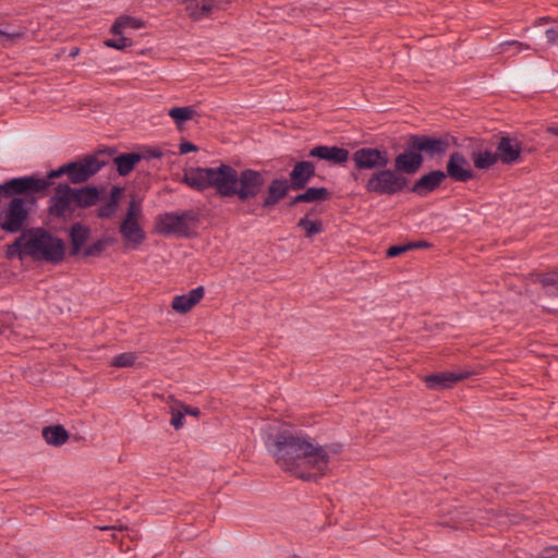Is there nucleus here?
I'll list each match as a JSON object with an SVG mask.
<instances>
[{
    "instance_id": "1",
    "label": "nucleus",
    "mask_w": 558,
    "mask_h": 558,
    "mask_svg": "<svg viewBox=\"0 0 558 558\" xmlns=\"http://www.w3.org/2000/svg\"><path fill=\"white\" fill-rule=\"evenodd\" d=\"M264 444L281 470L303 481H317L328 466L327 450L323 446H315L306 436L286 425H269Z\"/></svg>"
},
{
    "instance_id": "2",
    "label": "nucleus",
    "mask_w": 558,
    "mask_h": 558,
    "mask_svg": "<svg viewBox=\"0 0 558 558\" xmlns=\"http://www.w3.org/2000/svg\"><path fill=\"white\" fill-rule=\"evenodd\" d=\"M182 181L196 191L214 189L219 197H236L242 203L256 198L266 184L263 172L254 169L239 172L226 163L216 168H191L184 172Z\"/></svg>"
},
{
    "instance_id": "3",
    "label": "nucleus",
    "mask_w": 558,
    "mask_h": 558,
    "mask_svg": "<svg viewBox=\"0 0 558 558\" xmlns=\"http://www.w3.org/2000/svg\"><path fill=\"white\" fill-rule=\"evenodd\" d=\"M351 159L356 170H374L363 180L367 193L377 196H393L407 191L410 180L395 168H388L389 153L386 148L362 147L356 149Z\"/></svg>"
},
{
    "instance_id": "4",
    "label": "nucleus",
    "mask_w": 558,
    "mask_h": 558,
    "mask_svg": "<svg viewBox=\"0 0 558 558\" xmlns=\"http://www.w3.org/2000/svg\"><path fill=\"white\" fill-rule=\"evenodd\" d=\"M4 256L9 260L31 257L33 260L58 264L64 259L65 245L60 238L41 227L28 228L5 246Z\"/></svg>"
},
{
    "instance_id": "5",
    "label": "nucleus",
    "mask_w": 558,
    "mask_h": 558,
    "mask_svg": "<svg viewBox=\"0 0 558 558\" xmlns=\"http://www.w3.org/2000/svg\"><path fill=\"white\" fill-rule=\"evenodd\" d=\"M60 175L71 179L72 161L57 169ZM101 189L87 184L81 187H72L70 182L59 183L54 187L53 195L48 201V214L52 218L65 220L71 218L76 209H87L101 201Z\"/></svg>"
},
{
    "instance_id": "6",
    "label": "nucleus",
    "mask_w": 558,
    "mask_h": 558,
    "mask_svg": "<svg viewBox=\"0 0 558 558\" xmlns=\"http://www.w3.org/2000/svg\"><path fill=\"white\" fill-rule=\"evenodd\" d=\"M9 183L11 179L0 183V229L11 234L22 233L37 198L34 194L10 193L5 186Z\"/></svg>"
},
{
    "instance_id": "7",
    "label": "nucleus",
    "mask_w": 558,
    "mask_h": 558,
    "mask_svg": "<svg viewBox=\"0 0 558 558\" xmlns=\"http://www.w3.org/2000/svg\"><path fill=\"white\" fill-rule=\"evenodd\" d=\"M198 220L199 216L193 209L184 210L181 214L166 213L157 217L156 231L162 235L190 238L193 233L190 225H195Z\"/></svg>"
},
{
    "instance_id": "8",
    "label": "nucleus",
    "mask_w": 558,
    "mask_h": 558,
    "mask_svg": "<svg viewBox=\"0 0 558 558\" xmlns=\"http://www.w3.org/2000/svg\"><path fill=\"white\" fill-rule=\"evenodd\" d=\"M60 173L57 169H53L47 173L45 178H39L35 174L16 177L11 179V183L7 186L10 193L20 194H34L38 199L39 196H44L47 190L51 186L52 180L60 178Z\"/></svg>"
},
{
    "instance_id": "9",
    "label": "nucleus",
    "mask_w": 558,
    "mask_h": 558,
    "mask_svg": "<svg viewBox=\"0 0 558 558\" xmlns=\"http://www.w3.org/2000/svg\"><path fill=\"white\" fill-rule=\"evenodd\" d=\"M101 154L102 151L100 150L95 154L85 155L72 161L70 184L75 185L86 183L105 166H107L108 161L99 157Z\"/></svg>"
},
{
    "instance_id": "10",
    "label": "nucleus",
    "mask_w": 558,
    "mask_h": 558,
    "mask_svg": "<svg viewBox=\"0 0 558 558\" xmlns=\"http://www.w3.org/2000/svg\"><path fill=\"white\" fill-rule=\"evenodd\" d=\"M409 137L412 142V148L428 159L444 157L450 147L449 136L436 137L425 134H411Z\"/></svg>"
},
{
    "instance_id": "11",
    "label": "nucleus",
    "mask_w": 558,
    "mask_h": 558,
    "mask_svg": "<svg viewBox=\"0 0 558 558\" xmlns=\"http://www.w3.org/2000/svg\"><path fill=\"white\" fill-rule=\"evenodd\" d=\"M423 162L424 156L412 148V142L408 136L405 141V149L403 153L396 156L393 168L402 175H412L421 169Z\"/></svg>"
},
{
    "instance_id": "12",
    "label": "nucleus",
    "mask_w": 558,
    "mask_h": 558,
    "mask_svg": "<svg viewBox=\"0 0 558 558\" xmlns=\"http://www.w3.org/2000/svg\"><path fill=\"white\" fill-rule=\"evenodd\" d=\"M445 173L456 182H468L474 178L469 160L460 151H454L449 156Z\"/></svg>"
},
{
    "instance_id": "13",
    "label": "nucleus",
    "mask_w": 558,
    "mask_h": 558,
    "mask_svg": "<svg viewBox=\"0 0 558 558\" xmlns=\"http://www.w3.org/2000/svg\"><path fill=\"white\" fill-rule=\"evenodd\" d=\"M447 174L442 170H433L418 178L407 191L417 196L425 197L436 191L446 180Z\"/></svg>"
},
{
    "instance_id": "14",
    "label": "nucleus",
    "mask_w": 558,
    "mask_h": 558,
    "mask_svg": "<svg viewBox=\"0 0 558 558\" xmlns=\"http://www.w3.org/2000/svg\"><path fill=\"white\" fill-rule=\"evenodd\" d=\"M290 190H292V187L291 184H289L288 179H272L267 186V191L262 199L260 207L264 209H272L289 194Z\"/></svg>"
},
{
    "instance_id": "15",
    "label": "nucleus",
    "mask_w": 558,
    "mask_h": 558,
    "mask_svg": "<svg viewBox=\"0 0 558 558\" xmlns=\"http://www.w3.org/2000/svg\"><path fill=\"white\" fill-rule=\"evenodd\" d=\"M471 376V372H441L425 376L424 383L432 390H442Z\"/></svg>"
},
{
    "instance_id": "16",
    "label": "nucleus",
    "mask_w": 558,
    "mask_h": 558,
    "mask_svg": "<svg viewBox=\"0 0 558 558\" xmlns=\"http://www.w3.org/2000/svg\"><path fill=\"white\" fill-rule=\"evenodd\" d=\"M522 145L515 137L504 135L496 147L498 160L504 165H513L521 159Z\"/></svg>"
},
{
    "instance_id": "17",
    "label": "nucleus",
    "mask_w": 558,
    "mask_h": 558,
    "mask_svg": "<svg viewBox=\"0 0 558 558\" xmlns=\"http://www.w3.org/2000/svg\"><path fill=\"white\" fill-rule=\"evenodd\" d=\"M315 165L312 161L302 160L295 162L288 179L292 191L304 190L310 181L315 177Z\"/></svg>"
},
{
    "instance_id": "18",
    "label": "nucleus",
    "mask_w": 558,
    "mask_h": 558,
    "mask_svg": "<svg viewBox=\"0 0 558 558\" xmlns=\"http://www.w3.org/2000/svg\"><path fill=\"white\" fill-rule=\"evenodd\" d=\"M119 232L125 241L126 246L136 248L146 240V233L137 219H123Z\"/></svg>"
},
{
    "instance_id": "19",
    "label": "nucleus",
    "mask_w": 558,
    "mask_h": 558,
    "mask_svg": "<svg viewBox=\"0 0 558 558\" xmlns=\"http://www.w3.org/2000/svg\"><path fill=\"white\" fill-rule=\"evenodd\" d=\"M308 156L333 165H343L349 160L350 153L348 149L338 146L318 145L310 150Z\"/></svg>"
},
{
    "instance_id": "20",
    "label": "nucleus",
    "mask_w": 558,
    "mask_h": 558,
    "mask_svg": "<svg viewBox=\"0 0 558 558\" xmlns=\"http://www.w3.org/2000/svg\"><path fill=\"white\" fill-rule=\"evenodd\" d=\"M90 235V228L82 222H75L70 227V256H77L83 252V247Z\"/></svg>"
},
{
    "instance_id": "21",
    "label": "nucleus",
    "mask_w": 558,
    "mask_h": 558,
    "mask_svg": "<svg viewBox=\"0 0 558 558\" xmlns=\"http://www.w3.org/2000/svg\"><path fill=\"white\" fill-rule=\"evenodd\" d=\"M204 294L205 289L204 287L199 286L195 289H192L186 294L174 296L171 303V307L177 313L185 314L190 312L204 298Z\"/></svg>"
},
{
    "instance_id": "22",
    "label": "nucleus",
    "mask_w": 558,
    "mask_h": 558,
    "mask_svg": "<svg viewBox=\"0 0 558 558\" xmlns=\"http://www.w3.org/2000/svg\"><path fill=\"white\" fill-rule=\"evenodd\" d=\"M144 159V155L141 153H128L121 154L113 158V163L117 167L119 175L126 177L130 174L135 166Z\"/></svg>"
},
{
    "instance_id": "23",
    "label": "nucleus",
    "mask_w": 558,
    "mask_h": 558,
    "mask_svg": "<svg viewBox=\"0 0 558 558\" xmlns=\"http://www.w3.org/2000/svg\"><path fill=\"white\" fill-rule=\"evenodd\" d=\"M43 438L48 445L59 447L65 444L70 437L68 430L62 425H50L43 428Z\"/></svg>"
},
{
    "instance_id": "24",
    "label": "nucleus",
    "mask_w": 558,
    "mask_h": 558,
    "mask_svg": "<svg viewBox=\"0 0 558 558\" xmlns=\"http://www.w3.org/2000/svg\"><path fill=\"white\" fill-rule=\"evenodd\" d=\"M471 159L473 161L474 167L477 169H481V170H487V169L492 168L494 165H496L498 161L496 151L493 153L488 149L473 150L471 153Z\"/></svg>"
},
{
    "instance_id": "25",
    "label": "nucleus",
    "mask_w": 558,
    "mask_h": 558,
    "mask_svg": "<svg viewBox=\"0 0 558 558\" xmlns=\"http://www.w3.org/2000/svg\"><path fill=\"white\" fill-rule=\"evenodd\" d=\"M143 26H144V22L142 20L132 17L129 15H121L112 24L110 32L113 35H121L125 28L138 29Z\"/></svg>"
},
{
    "instance_id": "26",
    "label": "nucleus",
    "mask_w": 558,
    "mask_h": 558,
    "mask_svg": "<svg viewBox=\"0 0 558 558\" xmlns=\"http://www.w3.org/2000/svg\"><path fill=\"white\" fill-rule=\"evenodd\" d=\"M114 241L116 240L111 236H102L95 241L94 243L87 245L83 250L82 256L85 258L100 256L108 246L114 243Z\"/></svg>"
},
{
    "instance_id": "27",
    "label": "nucleus",
    "mask_w": 558,
    "mask_h": 558,
    "mask_svg": "<svg viewBox=\"0 0 558 558\" xmlns=\"http://www.w3.org/2000/svg\"><path fill=\"white\" fill-rule=\"evenodd\" d=\"M168 114L173 119L175 125L180 129L187 120L193 119L197 112L192 106H186L173 107L169 110Z\"/></svg>"
},
{
    "instance_id": "28",
    "label": "nucleus",
    "mask_w": 558,
    "mask_h": 558,
    "mask_svg": "<svg viewBox=\"0 0 558 558\" xmlns=\"http://www.w3.org/2000/svg\"><path fill=\"white\" fill-rule=\"evenodd\" d=\"M310 215L311 213L306 214L296 223L298 228H301L305 231L306 238H313L314 235L324 231L323 222L320 220H310Z\"/></svg>"
},
{
    "instance_id": "29",
    "label": "nucleus",
    "mask_w": 558,
    "mask_h": 558,
    "mask_svg": "<svg viewBox=\"0 0 558 558\" xmlns=\"http://www.w3.org/2000/svg\"><path fill=\"white\" fill-rule=\"evenodd\" d=\"M306 203L327 201L330 198V192L326 187H306L305 191Z\"/></svg>"
},
{
    "instance_id": "30",
    "label": "nucleus",
    "mask_w": 558,
    "mask_h": 558,
    "mask_svg": "<svg viewBox=\"0 0 558 558\" xmlns=\"http://www.w3.org/2000/svg\"><path fill=\"white\" fill-rule=\"evenodd\" d=\"M137 359L136 353L134 352H124L113 357L111 365L113 367H130L135 364Z\"/></svg>"
},
{
    "instance_id": "31",
    "label": "nucleus",
    "mask_w": 558,
    "mask_h": 558,
    "mask_svg": "<svg viewBox=\"0 0 558 558\" xmlns=\"http://www.w3.org/2000/svg\"><path fill=\"white\" fill-rule=\"evenodd\" d=\"M143 215L142 204L140 201L132 197L128 204L126 213L124 219H137Z\"/></svg>"
},
{
    "instance_id": "32",
    "label": "nucleus",
    "mask_w": 558,
    "mask_h": 558,
    "mask_svg": "<svg viewBox=\"0 0 558 558\" xmlns=\"http://www.w3.org/2000/svg\"><path fill=\"white\" fill-rule=\"evenodd\" d=\"M119 206L111 201H107L97 209V217L100 219H110L118 210Z\"/></svg>"
},
{
    "instance_id": "33",
    "label": "nucleus",
    "mask_w": 558,
    "mask_h": 558,
    "mask_svg": "<svg viewBox=\"0 0 558 558\" xmlns=\"http://www.w3.org/2000/svg\"><path fill=\"white\" fill-rule=\"evenodd\" d=\"M105 45L110 48H114L117 50H124L128 47L132 46V40L128 37L120 35L117 39H107Z\"/></svg>"
},
{
    "instance_id": "34",
    "label": "nucleus",
    "mask_w": 558,
    "mask_h": 558,
    "mask_svg": "<svg viewBox=\"0 0 558 558\" xmlns=\"http://www.w3.org/2000/svg\"><path fill=\"white\" fill-rule=\"evenodd\" d=\"M23 35L24 34L20 32L7 33L0 29L1 43L3 44V46H7L8 43H13L14 40L22 38Z\"/></svg>"
},
{
    "instance_id": "35",
    "label": "nucleus",
    "mask_w": 558,
    "mask_h": 558,
    "mask_svg": "<svg viewBox=\"0 0 558 558\" xmlns=\"http://www.w3.org/2000/svg\"><path fill=\"white\" fill-rule=\"evenodd\" d=\"M410 250H411V246H409L408 244L393 245L387 250L386 255L388 257L392 258V257H397V256L401 255L402 253H405Z\"/></svg>"
},
{
    "instance_id": "36",
    "label": "nucleus",
    "mask_w": 558,
    "mask_h": 558,
    "mask_svg": "<svg viewBox=\"0 0 558 558\" xmlns=\"http://www.w3.org/2000/svg\"><path fill=\"white\" fill-rule=\"evenodd\" d=\"M172 417L170 424L175 428L180 429L184 424V413L181 411L172 410Z\"/></svg>"
},
{
    "instance_id": "37",
    "label": "nucleus",
    "mask_w": 558,
    "mask_h": 558,
    "mask_svg": "<svg viewBox=\"0 0 558 558\" xmlns=\"http://www.w3.org/2000/svg\"><path fill=\"white\" fill-rule=\"evenodd\" d=\"M510 46L517 47V52H520L525 49H530V46L527 44L517 41V40H508V41H504L500 44V48L502 49V51H505L506 47H510Z\"/></svg>"
},
{
    "instance_id": "38",
    "label": "nucleus",
    "mask_w": 558,
    "mask_h": 558,
    "mask_svg": "<svg viewBox=\"0 0 558 558\" xmlns=\"http://www.w3.org/2000/svg\"><path fill=\"white\" fill-rule=\"evenodd\" d=\"M546 39L550 45H558V25L546 29Z\"/></svg>"
},
{
    "instance_id": "39",
    "label": "nucleus",
    "mask_w": 558,
    "mask_h": 558,
    "mask_svg": "<svg viewBox=\"0 0 558 558\" xmlns=\"http://www.w3.org/2000/svg\"><path fill=\"white\" fill-rule=\"evenodd\" d=\"M123 191L124 190L121 186H117V185L112 186L110 190V194H109V201L113 202L114 204H117L119 206Z\"/></svg>"
},
{
    "instance_id": "40",
    "label": "nucleus",
    "mask_w": 558,
    "mask_h": 558,
    "mask_svg": "<svg viewBox=\"0 0 558 558\" xmlns=\"http://www.w3.org/2000/svg\"><path fill=\"white\" fill-rule=\"evenodd\" d=\"M197 150H198V147L191 142L185 141L179 145V153L181 155H185V154L197 151Z\"/></svg>"
},
{
    "instance_id": "41",
    "label": "nucleus",
    "mask_w": 558,
    "mask_h": 558,
    "mask_svg": "<svg viewBox=\"0 0 558 558\" xmlns=\"http://www.w3.org/2000/svg\"><path fill=\"white\" fill-rule=\"evenodd\" d=\"M541 558H558V546H549L544 548L541 554Z\"/></svg>"
},
{
    "instance_id": "42",
    "label": "nucleus",
    "mask_w": 558,
    "mask_h": 558,
    "mask_svg": "<svg viewBox=\"0 0 558 558\" xmlns=\"http://www.w3.org/2000/svg\"><path fill=\"white\" fill-rule=\"evenodd\" d=\"M142 155H144V159H149V158H161L163 154L159 148H149V149L145 150Z\"/></svg>"
},
{
    "instance_id": "43",
    "label": "nucleus",
    "mask_w": 558,
    "mask_h": 558,
    "mask_svg": "<svg viewBox=\"0 0 558 558\" xmlns=\"http://www.w3.org/2000/svg\"><path fill=\"white\" fill-rule=\"evenodd\" d=\"M299 203H306V196L304 192L292 197L287 205L289 208H292Z\"/></svg>"
},
{
    "instance_id": "44",
    "label": "nucleus",
    "mask_w": 558,
    "mask_h": 558,
    "mask_svg": "<svg viewBox=\"0 0 558 558\" xmlns=\"http://www.w3.org/2000/svg\"><path fill=\"white\" fill-rule=\"evenodd\" d=\"M299 203H306V196L304 192L292 197L287 205L289 208H292Z\"/></svg>"
},
{
    "instance_id": "45",
    "label": "nucleus",
    "mask_w": 558,
    "mask_h": 558,
    "mask_svg": "<svg viewBox=\"0 0 558 558\" xmlns=\"http://www.w3.org/2000/svg\"><path fill=\"white\" fill-rule=\"evenodd\" d=\"M299 203H306V196L304 192L292 197L287 205L289 208H292Z\"/></svg>"
},
{
    "instance_id": "46",
    "label": "nucleus",
    "mask_w": 558,
    "mask_h": 558,
    "mask_svg": "<svg viewBox=\"0 0 558 558\" xmlns=\"http://www.w3.org/2000/svg\"><path fill=\"white\" fill-rule=\"evenodd\" d=\"M539 281L544 287L556 286L558 283V280L550 275L543 276Z\"/></svg>"
},
{
    "instance_id": "47",
    "label": "nucleus",
    "mask_w": 558,
    "mask_h": 558,
    "mask_svg": "<svg viewBox=\"0 0 558 558\" xmlns=\"http://www.w3.org/2000/svg\"><path fill=\"white\" fill-rule=\"evenodd\" d=\"M327 450V457L329 458V453L339 454L341 452L342 446L339 444H331L324 447Z\"/></svg>"
},
{
    "instance_id": "48",
    "label": "nucleus",
    "mask_w": 558,
    "mask_h": 558,
    "mask_svg": "<svg viewBox=\"0 0 558 558\" xmlns=\"http://www.w3.org/2000/svg\"><path fill=\"white\" fill-rule=\"evenodd\" d=\"M184 413L193 415V416H198L201 411L198 408L184 407Z\"/></svg>"
},
{
    "instance_id": "49",
    "label": "nucleus",
    "mask_w": 558,
    "mask_h": 558,
    "mask_svg": "<svg viewBox=\"0 0 558 558\" xmlns=\"http://www.w3.org/2000/svg\"><path fill=\"white\" fill-rule=\"evenodd\" d=\"M408 245L411 246V250L429 246V244L427 242H411V243H408Z\"/></svg>"
},
{
    "instance_id": "50",
    "label": "nucleus",
    "mask_w": 558,
    "mask_h": 558,
    "mask_svg": "<svg viewBox=\"0 0 558 558\" xmlns=\"http://www.w3.org/2000/svg\"><path fill=\"white\" fill-rule=\"evenodd\" d=\"M547 132L558 136V126H548Z\"/></svg>"
},
{
    "instance_id": "51",
    "label": "nucleus",
    "mask_w": 558,
    "mask_h": 558,
    "mask_svg": "<svg viewBox=\"0 0 558 558\" xmlns=\"http://www.w3.org/2000/svg\"><path fill=\"white\" fill-rule=\"evenodd\" d=\"M78 51H80L78 48H74V49L71 50L70 56L71 57H75V56L78 54Z\"/></svg>"
},
{
    "instance_id": "52",
    "label": "nucleus",
    "mask_w": 558,
    "mask_h": 558,
    "mask_svg": "<svg viewBox=\"0 0 558 558\" xmlns=\"http://www.w3.org/2000/svg\"><path fill=\"white\" fill-rule=\"evenodd\" d=\"M112 529L111 526H99V530L106 531Z\"/></svg>"
},
{
    "instance_id": "53",
    "label": "nucleus",
    "mask_w": 558,
    "mask_h": 558,
    "mask_svg": "<svg viewBox=\"0 0 558 558\" xmlns=\"http://www.w3.org/2000/svg\"><path fill=\"white\" fill-rule=\"evenodd\" d=\"M288 558H301V557H299V556H296V555H292V556H290V557H288Z\"/></svg>"
}]
</instances>
